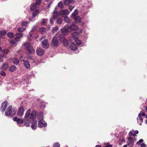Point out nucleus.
I'll return each mask as SVG.
<instances>
[{"mask_svg": "<svg viewBox=\"0 0 147 147\" xmlns=\"http://www.w3.org/2000/svg\"><path fill=\"white\" fill-rule=\"evenodd\" d=\"M64 46L65 47H67L69 45V43L67 40L65 38L62 41Z\"/></svg>", "mask_w": 147, "mask_h": 147, "instance_id": "nucleus-24", "label": "nucleus"}, {"mask_svg": "<svg viewBox=\"0 0 147 147\" xmlns=\"http://www.w3.org/2000/svg\"><path fill=\"white\" fill-rule=\"evenodd\" d=\"M28 58L29 60H31L32 59V58L31 56H28Z\"/></svg>", "mask_w": 147, "mask_h": 147, "instance_id": "nucleus-55", "label": "nucleus"}, {"mask_svg": "<svg viewBox=\"0 0 147 147\" xmlns=\"http://www.w3.org/2000/svg\"><path fill=\"white\" fill-rule=\"evenodd\" d=\"M7 35L10 38H12L14 36L13 34L11 32H8L7 34Z\"/></svg>", "mask_w": 147, "mask_h": 147, "instance_id": "nucleus-40", "label": "nucleus"}, {"mask_svg": "<svg viewBox=\"0 0 147 147\" xmlns=\"http://www.w3.org/2000/svg\"><path fill=\"white\" fill-rule=\"evenodd\" d=\"M41 2V0H36V4L39 5L40 4Z\"/></svg>", "mask_w": 147, "mask_h": 147, "instance_id": "nucleus-48", "label": "nucleus"}, {"mask_svg": "<svg viewBox=\"0 0 147 147\" xmlns=\"http://www.w3.org/2000/svg\"><path fill=\"white\" fill-rule=\"evenodd\" d=\"M67 28L69 30L70 32L73 31H76L78 28V26L75 24H72L69 26L67 27Z\"/></svg>", "mask_w": 147, "mask_h": 147, "instance_id": "nucleus-4", "label": "nucleus"}, {"mask_svg": "<svg viewBox=\"0 0 147 147\" xmlns=\"http://www.w3.org/2000/svg\"><path fill=\"white\" fill-rule=\"evenodd\" d=\"M16 69V67L14 65H12L10 68L9 70L11 72L14 71Z\"/></svg>", "mask_w": 147, "mask_h": 147, "instance_id": "nucleus-33", "label": "nucleus"}, {"mask_svg": "<svg viewBox=\"0 0 147 147\" xmlns=\"http://www.w3.org/2000/svg\"><path fill=\"white\" fill-rule=\"evenodd\" d=\"M3 56L1 55H0V62L3 61Z\"/></svg>", "mask_w": 147, "mask_h": 147, "instance_id": "nucleus-51", "label": "nucleus"}, {"mask_svg": "<svg viewBox=\"0 0 147 147\" xmlns=\"http://www.w3.org/2000/svg\"><path fill=\"white\" fill-rule=\"evenodd\" d=\"M39 13V10L37 9L35 10L32 13L33 17H35Z\"/></svg>", "mask_w": 147, "mask_h": 147, "instance_id": "nucleus-32", "label": "nucleus"}, {"mask_svg": "<svg viewBox=\"0 0 147 147\" xmlns=\"http://www.w3.org/2000/svg\"><path fill=\"white\" fill-rule=\"evenodd\" d=\"M72 0H64V4L65 5H68L70 3H72Z\"/></svg>", "mask_w": 147, "mask_h": 147, "instance_id": "nucleus-27", "label": "nucleus"}, {"mask_svg": "<svg viewBox=\"0 0 147 147\" xmlns=\"http://www.w3.org/2000/svg\"><path fill=\"white\" fill-rule=\"evenodd\" d=\"M12 46L15 47L17 45L16 42L14 40H11L10 42Z\"/></svg>", "mask_w": 147, "mask_h": 147, "instance_id": "nucleus-34", "label": "nucleus"}, {"mask_svg": "<svg viewBox=\"0 0 147 147\" xmlns=\"http://www.w3.org/2000/svg\"><path fill=\"white\" fill-rule=\"evenodd\" d=\"M58 7H60L61 8H63V3L62 2H59L58 4Z\"/></svg>", "mask_w": 147, "mask_h": 147, "instance_id": "nucleus-38", "label": "nucleus"}, {"mask_svg": "<svg viewBox=\"0 0 147 147\" xmlns=\"http://www.w3.org/2000/svg\"><path fill=\"white\" fill-rule=\"evenodd\" d=\"M26 49L27 51L31 54H33L35 53V50L33 48L30 46L29 43H26L25 45Z\"/></svg>", "mask_w": 147, "mask_h": 147, "instance_id": "nucleus-2", "label": "nucleus"}, {"mask_svg": "<svg viewBox=\"0 0 147 147\" xmlns=\"http://www.w3.org/2000/svg\"><path fill=\"white\" fill-rule=\"evenodd\" d=\"M78 11L77 9H75L74 12L73 13L71 14V17L73 18L74 17H76L77 14H78Z\"/></svg>", "mask_w": 147, "mask_h": 147, "instance_id": "nucleus-26", "label": "nucleus"}, {"mask_svg": "<svg viewBox=\"0 0 147 147\" xmlns=\"http://www.w3.org/2000/svg\"><path fill=\"white\" fill-rule=\"evenodd\" d=\"M74 19L76 22L80 23L82 21L81 18L79 16L74 17Z\"/></svg>", "mask_w": 147, "mask_h": 147, "instance_id": "nucleus-19", "label": "nucleus"}, {"mask_svg": "<svg viewBox=\"0 0 147 147\" xmlns=\"http://www.w3.org/2000/svg\"><path fill=\"white\" fill-rule=\"evenodd\" d=\"M58 29V28L57 27H55L53 28V31H56Z\"/></svg>", "mask_w": 147, "mask_h": 147, "instance_id": "nucleus-47", "label": "nucleus"}, {"mask_svg": "<svg viewBox=\"0 0 147 147\" xmlns=\"http://www.w3.org/2000/svg\"><path fill=\"white\" fill-rule=\"evenodd\" d=\"M122 141H125V139H122Z\"/></svg>", "mask_w": 147, "mask_h": 147, "instance_id": "nucleus-64", "label": "nucleus"}, {"mask_svg": "<svg viewBox=\"0 0 147 147\" xmlns=\"http://www.w3.org/2000/svg\"><path fill=\"white\" fill-rule=\"evenodd\" d=\"M0 74L3 76H5L6 75V74L2 71H0Z\"/></svg>", "mask_w": 147, "mask_h": 147, "instance_id": "nucleus-46", "label": "nucleus"}, {"mask_svg": "<svg viewBox=\"0 0 147 147\" xmlns=\"http://www.w3.org/2000/svg\"><path fill=\"white\" fill-rule=\"evenodd\" d=\"M32 120L30 118L25 119L24 121V125L26 127H29L30 126V123L32 121Z\"/></svg>", "mask_w": 147, "mask_h": 147, "instance_id": "nucleus-9", "label": "nucleus"}, {"mask_svg": "<svg viewBox=\"0 0 147 147\" xmlns=\"http://www.w3.org/2000/svg\"><path fill=\"white\" fill-rule=\"evenodd\" d=\"M46 20L45 19H43L42 21V24L45 25L46 23Z\"/></svg>", "mask_w": 147, "mask_h": 147, "instance_id": "nucleus-49", "label": "nucleus"}, {"mask_svg": "<svg viewBox=\"0 0 147 147\" xmlns=\"http://www.w3.org/2000/svg\"><path fill=\"white\" fill-rule=\"evenodd\" d=\"M128 140L129 142H128V145L132 147L134 144V138L132 137H129L128 138Z\"/></svg>", "mask_w": 147, "mask_h": 147, "instance_id": "nucleus-14", "label": "nucleus"}, {"mask_svg": "<svg viewBox=\"0 0 147 147\" xmlns=\"http://www.w3.org/2000/svg\"><path fill=\"white\" fill-rule=\"evenodd\" d=\"M39 31L41 34H44L46 30L45 28L41 27L40 28Z\"/></svg>", "mask_w": 147, "mask_h": 147, "instance_id": "nucleus-29", "label": "nucleus"}, {"mask_svg": "<svg viewBox=\"0 0 147 147\" xmlns=\"http://www.w3.org/2000/svg\"><path fill=\"white\" fill-rule=\"evenodd\" d=\"M19 61L16 58H14L13 60V63L16 65H18V64Z\"/></svg>", "mask_w": 147, "mask_h": 147, "instance_id": "nucleus-35", "label": "nucleus"}, {"mask_svg": "<svg viewBox=\"0 0 147 147\" xmlns=\"http://www.w3.org/2000/svg\"><path fill=\"white\" fill-rule=\"evenodd\" d=\"M36 53L37 55L41 56L44 55L45 51L43 49L39 47L36 49Z\"/></svg>", "mask_w": 147, "mask_h": 147, "instance_id": "nucleus-7", "label": "nucleus"}, {"mask_svg": "<svg viewBox=\"0 0 147 147\" xmlns=\"http://www.w3.org/2000/svg\"><path fill=\"white\" fill-rule=\"evenodd\" d=\"M95 147H102L100 145H96Z\"/></svg>", "mask_w": 147, "mask_h": 147, "instance_id": "nucleus-60", "label": "nucleus"}, {"mask_svg": "<svg viewBox=\"0 0 147 147\" xmlns=\"http://www.w3.org/2000/svg\"><path fill=\"white\" fill-rule=\"evenodd\" d=\"M63 21L61 17H59L57 18V23L58 24H60L62 23Z\"/></svg>", "mask_w": 147, "mask_h": 147, "instance_id": "nucleus-31", "label": "nucleus"}, {"mask_svg": "<svg viewBox=\"0 0 147 147\" xmlns=\"http://www.w3.org/2000/svg\"><path fill=\"white\" fill-rule=\"evenodd\" d=\"M3 36H2L0 35V38H3Z\"/></svg>", "mask_w": 147, "mask_h": 147, "instance_id": "nucleus-62", "label": "nucleus"}, {"mask_svg": "<svg viewBox=\"0 0 147 147\" xmlns=\"http://www.w3.org/2000/svg\"><path fill=\"white\" fill-rule=\"evenodd\" d=\"M65 35L63 34L59 35V40L61 42H62L64 39H65Z\"/></svg>", "mask_w": 147, "mask_h": 147, "instance_id": "nucleus-28", "label": "nucleus"}, {"mask_svg": "<svg viewBox=\"0 0 147 147\" xmlns=\"http://www.w3.org/2000/svg\"><path fill=\"white\" fill-rule=\"evenodd\" d=\"M57 9V7H55V10L53 13V17L51 18L50 19V22L51 25L53 24L54 23L53 21L55 20L58 16L59 14L57 11H56L55 10Z\"/></svg>", "mask_w": 147, "mask_h": 147, "instance_id": "nucleus-3", "label": "nucleus"}, {"mask_svg": "<svg viewBox=\"0 0 147 147\" xmlns=\"http://www.w3.org/2000/svg\"><path fill=\"white\" fill-rule=\"evenodd\" d=\"M141 116H145L146 115V114L145 113L143 112L142 113V114H141Z\"/></svg>", "mask_w": 147, "mask_h": 147, "instance_id": "nucleus-57", "label": "nucleus"}, {"mask_svg": "<svg viewBox=\"0 0 147 147\" xmlns=\"http://www.w3.org/2000/svg\"><path fill=\"white\" fill-rule=\"evenodd\" d=\"M23 35L21 33H18L16 34V37L15 38V40L16 41H19L20 40V38H22Z\"/></svg>", "mask_w": 147, "mask_h": 147, "instance_id": "nucleus-15", "label": "nucleus"}, {"mask_svg": "<svg viewBox=\"0 0 147 147\" xmlns=\"http://www.w3.org/2000/svg\"><path fill=\"white\" fill-rule=\"evenodd\" d=\"M24 65L25 67L27 69H29L30 67V64L28 60H25L24 61Z\"/></svg>", "mask_w": 147, "mask_h": 147, "instance_id": "nucleus-18", "label": "nucleus"}, {"mask_svg": "<svg viewBox=\"0 0 147 147\" xmlns=\"http://www.w3.org/2000/svg\"><path fill=\"white\" fill-rule=\"evenodd\" d=\"M71 50L76 51L77 49L76 45L73 43H72L71 45Z\"/></svg>", "mask_w": 147, "mask_h": 147, "instance_id": "nucleus-22", "label": "nucleus"}, {"mask_svg": "<svg viewBox=\"0 0 147 147\" xmlns=\"http://www.w3.org/2000/svg\"><path fill=\"white\" fill-rule=\"evenodd\" d=\"M16 112V109H14L12 110L11 105L7 109L5 112V115L7 116H11L12 117L14 115Z\"/></svg>", "mask_w": 147, "mask_h": 147, "instance_id": "nucleus-1", "label": "nucleus"}, {"mask_svg": "<svg viewBox=\"0 0 147 147\" xmlns=\"http://www.w3.org/2000/svg\"><path fill=\"white\" fill-rule=\"evenodd\" d=\"M74 6L72 7V6H69V9L70 11H72V10H73V9L74 8Z\"/></svg>", "mask_w": 147, "mask_h": 147, "instance_id": "nucleus-52", "label": "nucleus"}, {"mask_svg": "<svg viewBox=\"0 0 147 147\" xmlns=\"http://www.w3.org/2000/svg\"><path fill=\"white\" fill-rule=\"evenodd\" d=\"M69 13L67 9H64L61 10L59 12L60 15H68Z\"/></svg>", "mask_w": 147, "mask_h": 147, "instance_id": "nucleus-12", "label": "nucleus"}, {"mask_svg": "<svg viewBox=\"0 0 147 147\" xmlns=\"http://www.w3.org/2000/svg\"><path fill=\"white\" fill-rule=\"evenodd\" d=\"M36 5L35 4H34L32 5L31 7L30 8L31 10H33L36 9Z\"/></svg>", "mask_w": 147, "mask_h": 147, "instance_id": "nucleus-42", "label": "nucleus"}, {"mask_svg": "<svg viewBox=\"0 0 147 147\" xmlns=\"http://www.w3.org/2000/svg\"><path fill=\"white\" fill-rule=\"evenodd\" d=\"M133 133L131 131H130L129 133V134L130 136H131L133 135Z\"/></svg>", "mask_w": 147, "mask_h": 147, "instance_id": "nucleus-56", "label": "nucleus"}, {"mask_svg": "<svg viewBox=\"0 0 147 147\" xmlns=\"http://www.w3.org/2000/svg\"><path fill=\"white\" fill-rule=\"evenodd\" d=\"M7 102L5 101L2 104L0 110L1 111L4 112L6 109L7 106Z\"/></svg>", "mask_w": 147, "mask_h": 147, "instance_id": "nucleus-10", "label": "nucleus"}, {"mask_svg": "<svg viewBox=\"0 0 147 147\" xmlns=\"http://www.w3.org/2000/svg\"><path fill=\"white\" fill-rule=\"evenodd\" d=\"M8 64L7 63H4L1 66L2 68L4 70H6L8 67Z\"/></svg>", "mask_w": 147, "mask_h": 147, "instance_id": "nucleus-25", "label": "nucleus"}, {"mask_svg": "<svg viewBox=\"0 0 147 147\" xmlns=\"http://www.w3.org/2000/svg\"><path fill=\"white\" fill-rule=\"evenodd\" d=\"M31 128L33 129H36L37 127V121L34 120L32 122V124L31 126Z\"/></svg>", "mask_w": 147, "mask_h": 147, "instance_id": "nucleus-17", "label": "nucleus"}, {"mask_svg": "<svg viewBox=\"0 0 147 147\" xmlns=\"http://www.w3.org/2000/svg\"><path fill=\"white\" fill-rule=\"evenodd\" d=\"M76 42V43L78 45H80L81 44V42L78 39V38L74 40Z\"/></svg>", "mask_w": 147, "mask_h": 147, "instance_id": "nucleus-39", "label": "nucleus"}, {"mask_svg": "<svg viewBox=\"0 0 147 147\" xmlns=\"http://www.w3.org/2000/svg\"><path fill=\"white\" fill-rule=\"evenodd\" d=\"M48 41L47 39H45L41 42L42 45L44 47H46L48 44Z\"/></svg>", "mask_w": 147, "mask_h": 147, "instance_id": "nucleus-21", "label": "nucleus"}, {"mask_svg": "<svg viewBox=\"0 0 147 147\" xmlns=\"http://www.w3.org/2000/svg\"><path fill=\"white\" fill-rule=\"evenodd\" d=\"M135 133L136 134H138V130H135Z\"/></svg>", "mask_w": 147, "mask_h": 147, "instance_id": "nucleus-59", "label": "nucleus"}, {"mask_svg": "<svg viewBox=\"0 0 147 147\" xmlns=\"http://www.w3.org/2000/svg\"><path fill=\"white\" fill-rule=\"evenodd\" d=\"M141 115L140 113L138 115V117H137V119L138 120H140V121L142 122L143 121V118H141Z\"/></svg>", "mask_w": 147, "mask_h": 147, "instance_id": "nucleus-37", "label": "nucleus"}, {"mask_svg": "<svg viewBox=\"0 0 147 147\" xmlns=\"http://www.w3.org/2000/svg\"><path fill=\"white\" fill-rule=\"evenodd\" d=\"M26 29L25 28L20 27L18 29V31L19 32H22L24 31Z\"/></svg>", "mask_w": 147, "mask_h": 147, "instance_id": "nucleus-36", "label": "nucleus"}, {"mask_svg": "<svg viewBox=\"0 0 147 147\" xmlns=\"http://www.w3.org/2000/svg\"><path fill=\"white\" fill-rule=\"evenodd\" d=\"M123 147H127V145H124Z\"/></svg>", "mask_w": 147, "mask_h": 147, "instance_id": "nucleus-63", "label": "nucleus"}, {"mask_svg": "<svg viewBox=\"0 0 147 147\" xmlns=\"http://www.w3.org/2000/svg\"><path fill=\"white\" fill-rule=\"evenodd\" d=\"M9 52V51L7 49H4L2 50V53L4 54H7Z\"/></svg>", "mask_w": 147, "mask_h": 147, "instance_id": "nucleus-41", "label": "nucleus"}, {"mask_svg": "<svg viewBox=\"0 0 147 147\" xmlns=\"http://www.w3.org/2000/svg\"><path fill=\"white\" fill-rule=\"evenodd\" d=\"M71 36L74 40H75L78 38V34L77 32H74L72 33Z\"/></svg>", "mask_w": 147, "mask_h": 147, "instance_id": "nucleus-23", "label": "nucleus"}, {"mask_svg": "<svg viewBox=\"0 0 147 147\" xmlns=\"http://www.w3.org/2000/svg\"><path fill=\"white\" fill-rule=\"evenodd\" d=\"M61 30L62 34L65 35L67 34L68 32H70L68 28L65 27L61 28Z\"/></svg>", "mask_w": 147, "mask_h": 147, "instance_id": "nucleus-11", "label": "nucleus"}, {"mask_svg": "<svg viewBox=\"0 0 147 147\" xmlns=\"http://www.w3.org/2000/svg\"><path fill=\"white\" fill-rule=\"evenodd\" d=\"M59 42L57 38L55 37H53L51 43V45L55 47H56L58 46Z\"/></svg>", "mask_w": 147, "mask_h": 147, "instance_id": "nucleus-5", "label": "nucleus"}, {"mask_svg": "<svg viewBox=\"0 0 147 147\" xmlns=\"http://www.w3.org/2000/svg\"><path fill=\"white\" fill-rule=\"evenodd\" d=\"M105 147H112V146L111 145L106 146Z\"/></svg>", "mask_w": 147, "mask_h": 147, "instance_id": "nucleus-58", "label": "nucleus"}, {"mask_svg": "<svg viewBox=\"0 0 147 147\" xmlns=\"http://www.w3.org/2000/svg\"><path fill=\"white\" fill-rule=\"evenodd\" d=\"M24 112V107L23 106H21L18 109V115L19 116L21 117L23 115Z\"/></svg>", "mask_w": 147, "mask_h": 147, "instance_id": "nucleus-8", "label": "nucleus"}, {"mask_svg": "<svg viewBox=\"0 0 147 147\" xmlns=\"http://www.w3.org/2000/svg\"><path fill=\"white\" fill-rule=\"evenodd\" d=\"M146 145L144 143H142L141 144L140 146L141 147H146Z\"/></svg>", "mask_w": 147, "mask_h": 147, "instance_id": "nucleus-53", "label": "nucleus"}, {"mask_svg": "<svg viewBox=\"0 0 147 147\" xmlns=\"http://www.w3.org/2000/svg\"><path fill=\"white\" fill-rule=\"evenodd\" d=\"M31 110L30 109H28L26 111L25 115V119H27L28 118H31Z\"/></svg>", "mask_w": 147, "mask_h": 147, "instance_id": "nucleus-16", "label": "nucleus"}, {"mask_svg": "<svg viewBox=\"0 0 147 147\" xmlns=\"http://www.w3.org/2000/svg\"><path fill=\"white\" fill-rule=\"evenodd\" d=\"M0 33L2 35H5L6 34L7 32L5 31H0Z\"/></svg>", "mask_w": 147, "mask_h": 147, "instance_id": "nucleus-45", "label": "nucleus"}, {"mask_svg": "<svg viewBox=\"0 0 147 147\" xmlns=\"http://www.w3.org/2000/svg\"><path fill=\"white\" fill-rule=\"evenodd\" d=\"M64 20L65 22L67 23L68 24L70 22L69 18L67 16H65L64 17Z\"/></svg>", "mask_w": 147, "mask_h": 147, "instance_id": "nucleus-30", "label": "nucleus"}, {"mask_svg": "<svg viewBox=\"0 0 147 147\" xmlns=\"http://www.w3.org/2000/svg\"><path fill=\"white\" fill-rule=\"evenodd\" d=\"M37 111L35 110H34L32 111L31 114V120H32L36 116Z\"/></svg>", "mask_w": 147, "mask_h": 147, "instance_id": "nucleus-20", "label": "nucleus"}, {"mask_svg": "<svg viewBox=\"0 0 147 147\" xmlns=\"http://www.w3.org/2000/svg\"><path fill=\"white\" fill-rule=\"evenodd\" d=\"M13 119L14 121H17V123L19 124H22L23 122L22 119L19 118L17 117H13Z\"/></svg>", "mask_w": 147, "mask_h": 147, "instance_id": "nucleus-13", "label": "nucleus"}, {"mask_svg": "<svg viewBox=\"0 0 147 147\" xmlns=\"http://www.w3.org/2000/svg\"><path fill=\"white\" fill-rule=\"evenodd\" d=\"M52 3V2H51L49 3L47 6V7L48 8H49L51 7V4Z\"/></svg>", "mask_w": 147, "mask_h": 147, "instance_id": "nucleus-54", "label": "nucleus"}, {"mask_svg": "<svg viewBox=\"0 0 147 147\" xmlns=\"http://www.w3.org/2000/svg\"><path fill=\"white\" fill-rule=\"evenodd\" d=\"M60 145L59 143H56L53 145V147H60Z\"/></svg>", "mask_w": 147, "mask_h": 147, "instance_id": "nucleus-44", "label": "nucleus"}, {"mask_svg": "<svg viewBox=\"0 0 147 147\" xmlns=\"http://www.w3.org/2000/svg\"><path fill=\"white\" fill-rule=\"evenodd\" d=\"M143 142V140L142 139H140L137 142V143L138 144H139L140 143L142 142Z\"/></svg>", "mask_w": 147, "mask_h": 147, "instance_id": "nucleus-50", "label": "nucleus"}, {"mask_svg": "<svg viewBox=\"0 0 147 147\" xmlns=\"http://www.w3.org/2000/svg\"><path fill=\"white\" fill-rule=\"evenodd\" d=\"M133 136H134V137H135V136H136V134H133Z\"/></svg>", "mask_w": 147, "mask_h": 147, "instance_id": "nucleus-61", "label": "nucleus"}, {"mask_svg": "<svg viewBox=\"0 0 147 147\" xmlns=\"http://www.w3.org/2000/svg\"><path fill=\"white\" fill-rule=\"evenodd\" d=\"M28 24V22L27 21H25L23 22L22 23V26H26Z\"/></svg>", "mask_w": 147, "mask_h": 147, "instance_id": "nucleus-43", "label": "nucleus"}, {"mask_svg": "<svg viewBox=\"0 0 147 147\" xmlns=\"http://www.w3.org/2000/svg\"><path fill=\"white\" fill-rule=\"evenodd\" d=\"M43 119L42 118L40 120L38 121V127H46L47 126V123L45 122L44 121H43Z\"/></svg>", "mask_w": 147, "mask_h": 147, "instance_id": "nucleus-6", "label": "nucleus"}]
</instances>
